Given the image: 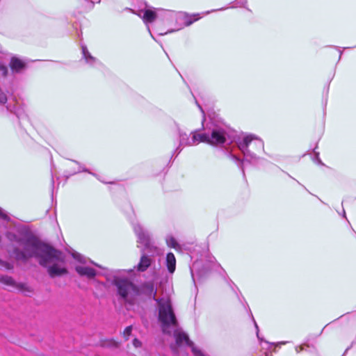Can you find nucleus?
<instances>
[{
    "label": "nucleus",
    "mask_w": 356,
    "mask_h": 356,
    "mask_svg": "<svg viewBox=\"0 0 356 356\" xmlns=\"http://www.w3.org/2000/svg\"><path fill=\"white\" fill-rule=\"evenodd\" d=\"M0 71L2 72V75L3 76H6L7 74H8V69L7 67L2 65L1 63H0Z\"/></svg>",
    "instance_id": "412c9836"
},
{
    "label": "nucleus",
    "mask_w": 356,
    "mask_h": 356,
    "mask_svg": "<svg viewBox=\"0 0 356 356\" xmlns=\"http://www.w3.org/2000/svg\"><path fill=\"white\" fill-rule=\"evenodd\" d=\"M252 140L253 137L252 136H248L244 138L243 141L240 143L238 145L240 149L244 153L246 152H249L248 146Z\"/></svg>",
    "instance_id": "4468645a"
},
{
    "label": "nucleus",
    "mask_w": 356,
    "mask_h": 356,
    "mask_svg": "<svg viewBox=\"0 0 356 356\" xmlns=\"http://www.w3.org/2000/svg\"><path fill=\"white\" fill-rule=\"evenodd\" d=\"M0 265H1L2 266H3L5 268H6L8 270L13 269V264H10L8 262H6V261H3L1 259H0Z\"/></svg>",
    "instance_id": "6ab92c4d"
},
{
    "label": "nucleus",
    "mask_w": 356,
    "mask_h": 356,
    "mask_svg": "<svg viewBox=\"0 0 356 356\" xmlns=\"http://www.w3.org/2000/svg\"><path fill=\"white\" fill-rule=\"evenodd\" d=\"M140 293L152 298L156 301L157 300L156 299V291L154 289V284L151 282H146L143 284L141 286V289L140 290Z\"/></svg>",
    "instance_id": "6e6552de"
},
{
    "label": "nucleus",
    "mask_w": 356,
    "mask_h": 356,
    "mask_svg": "<svg viewBox=\"0 0 356 356\" xmlns=\"http://www.w3.org/2000/svg\"><path fill=\"white\" fill-rule=\"evenodd\" d=\"M6 237L10 242L18 244L13 249L16 260L26 263L31 258H36L41 266L47 268V272L51 277L67 273L65 267V255L61 251L42 243L30 234H17L8 232Z\"/></svg>",
    "instance_id": "f257e3e1"
},
{
    "label": "nucleus",
    "mask_w": 356,
    "mask_h": 356,
    "mask_svg": "<svg viewBox=\"0 0 356 356\" xmlns=\"http://www.w3.org/2000/svg\"><path fill=\"white\" fill-rule=\"evenodd\" d=\"M133 345L138 348V347H140L141 346V342L137 339H134V341H133Z\"/></svg>",
    "instance_id": "5701e85b"
},
{
    "label": "nucleus",
    "mask_w": 356,
    "mask_h": 356,
    "mask_svg": "<svg viewBox=\"0 0 356 356\" xmlns=\"http://www.w3.org/2000/svg\"><path fill=\"white\" fill-rule=\"evenodd\" d=\"M82 51H83V56L86 58V59H88L89 58L91 60H94L93 57H92L90 56V54L88 51L87 48L86 47H82Z\"/></svg>",
    "instance_id": "aec40b11"
},
{
    "label": "nucleus",
    "mask_w": 356,
    "mask_h": 356,
    "mask_svg": "<svg viewBox=\"0 0 356 356\" xmlns=\"http://www.w3.org/2000/svg\"><path fill=\"white\" fill-rule=\"evenodd\" d=\"M10 66L13 70L19 72L20 70L24 67V63L19 59L13 57L11 58Z\"/></svg>",
    "instance_id": "ddd939ff"
},
{
    "label": "nucleus",
    "mask_w": 356,
    "mask_h": 356,
    "mask_svg": "<svg viewBox=\"0 0 356 356\" xmlns=\"http://www.w3.org/2000/svg\"><path fill=\"white\" fill-rule=\"evenodd\" d=\"M159 307V320L161 323L162 332L171 335L172 329L179 325L169 299L156 300Z\"/></svg>",
    "instance_id": "f03ea898"
},
{
    "label": "nucleus",
    "mask_w": 356,
    "mask_h": 356,
    "mask_svg": "<svg viewBox=\"0 0 356 356\" xmlns=\"http://www.w3.org/2000/svg\"><path fill=\"white\" fill-rule=\"evenodd\" d=\"M7 102V97L0 88V103L5 104Z\"/></svg>",
    "instance_id": "a211bd4d"
},
{
    "label": "nucleus",
    "mask_w": 356,
    "mask_h": 356,
    "mask_svg": "<svg viewBox=\"0 0 356 356\" xmlns=\"http://www.w3.org/2000/svg\"><path fill=\"white\" fill-rule=\"evenodd\" d=\"M166 242L168 246L176 248L178 246V243H177L175 238L172 236H169L166 238Z\"/></svg>",
    "instance_id": "dca6fc26"
},
{
    "label": "nucleus",
    "mask_w": 356,
    "mask_h": 356,
    "mask_svg": "<svg viewBox=\"0 0 356 356\" xmlns=\"http://www.w3.org/2000/svg\"><path fill=\"white\" fill-rule=\"evenodd\" d=\"M0 282L17 289H19L22 291H26L29 293H31L33 290L25 284L22 283H17L13 277L8 275H0Z\"/></svg>",
    "instance_id": "39448f33"
},
{
    "label": "nucleus",
    "mask_w": 356,
    "mask_h": 356,
    "mask_svg": "<svg viewBox=\"0 0 356 356\" xmlns=\"http://www.w3.org/2000/svg\"><path fill=\"white\" fill-rule=\"evenodd\" d=\"M131 331H132L131 325L128 326L124 329V330L123 332V335L126 338L127 340L128 339L129 336L131 335Z\"/></svg>",
    "instance_id": "f3484780"
},
{
    "label": "nucleus",
    "mask_w": 356,
    "mask_h": 356,
    "mask_svg": "<svg viewBox=\"0 0 356 356\" xmlns=\"http://www.w3.org/2000/svg\"><path fill=\"white\" fill-rule=\"evenodd\" d=\"M0 218L5 220H9L10 218L9 217L7 216L6 213H5L3 212V211L0 208Z\"/></svg>",
    "instance_id": "4be33fe9"
},
{
    "label": "nucleus",
    "mask_w": 356,
    "mask_h": 356,
    "mask_svg": "<svg viewBox=\"0 0 356 356\" xmlns=\"http://www.w3.org/2000/svg\"><path fill=\"white\" fill-rule=\"evenodd\" d=\"M210 136L206 134H195L193 136V143L195 142H206L209 143Z\"/></svg>",
    "instance_id": "2eb2a0df"
},
{
    "label": "nucleus",
    "mask_w": 356,
    "mask_h": 356,
    "mask_svg": "<svg viewBox=\"0 0 356 356\" xmlns=\"http://www.w3.org/2000/svg\"><path fill=\"white\" fill-rule=\"evenodd\" d=\"M150 264L151 259L148 257L143 255L141 257L140 263L137 266V269L139 271L143 272L147 270V268L150 266Z\"/></svg>",
    "instance_id": "9d476101"
},
{
    "label": "nucleus",
    "mask_w": 356,
    "mask_h": 356,
    "mask_svg": "<svg viewBox=\"0 0 356 356\" xmlns=\"http://www.w3.org/2000/svg\"><path fill=\"white\" fill-rule=\"evenodd\" d=\"M113 283L116 286L120 298L125 302L134 305L140 295V289L127 279L115 278Z\"/></svg>",
    "instance_id": "7ed1b4c3"
},
{
    "label": "nucleus",
    "mask_w": 356,
    "mask_h": 356,
    "mask_svg": "<svg viewBox=\"0 0 356 356\" xmlns=\"http://www.w3.org/2000/svg\"><path fill=\"white\" fill-rule=\"evenodd\" d=\"M192 23H193V21L189 20V21H186L185 24H186V26H189V25H191Z\"/></svg>",
    "instance_id": "393cba45"
},
{
    "label": "nucleus",
    "mask_w": 356,
    "mask_h": 356,
    "mask_svg": "<svg viewBox=\"0 0 356 356\" xmlns=\"http://www.w3.org/2000/svg\"><path fill=\"white\" fill-rule=\"evenodd\" d=\"M76 271L82 276H86L88 278H92L96 275V271L95 269L90 268V267H86V266H76Z\"/></svg>",
    "instance_id": "1a4fd4ad"
},
{
    "label": "nucleus",
    "mask_w": 356,
    "mask_h": 356,
    "mask_svg": "<svg viewBox=\"0 0 356 356\" xmlns=\"http://www.w3.org/2000/svg\"><path fill=\"white\" fill-rule=\"evenodd\" d=\"M139 238H140V240L145 243H147V241H148V238H146L145 236H143V238H142V236L140 235H139Z\"/></svg>",
    "instance_id": "b1692460"
},
{
    "label": "nucleus",
    "mask_w": 356,
    "mask_h": 356,
    "mask_svg": "<svg viewBox=\"0 0 356 356\" xmlns=\"http://www.w3.org/2000/svg\"><path fill=\"white\" fill-rule=\"evenodd\" d=\"M225 142V132L222 130H213L209 138V144L218 145Z\"/></svg>",
    "instance_id": "0eeeda50"
},
{
    "label": "nucleus",
    "mask_w": 356,
    "mask_h": 356,
    "mask_svg": "<svg viewBox=\"0 0 356 356\" xmlns=\"http://www.w3.org/2000/svg\"><path fill=\"white\" fill-rule=\"evenodd\" d=\"M166 262L169 272L171 273H173L175 270L176 260L172 253L170 252L167 254Z\"/></svg>",
    "instance_id": "f8f14e48"
},
{
    "label": "nucleus",
    "mask_w": 356,
    "mask_h": 356,
    "mask_svg": "<svg viewBox=\"0 0 356 356\" xmlns=\"http://www.w3.org/2000/svg\"><path fill=\"white\" fill-rule=\"evenodd\" d=\"M73 257L75 258V259H79V255H78L77 254H73Z\"/></svg>",
    "instance_id": "a878e982"
},
{
    "label": "nucleus",
    "mask_w": 356,
    "mask_h": 356,
    "mask_svg": "<svg viewBox=\"0 0 356 356\" xmlns=\"http://www.w3.org/2000/svg\"><path fill=\"white\" fill-rule=\"evenodd\" d=\"M138 15L142 17L145 23H152L157 18L156 12L150 8L141 10Z\"/></svg>",
    "instance_id": "423d86ee"
},
{
    "label": "nucleus",
    "mask_w": 356,
    "mask_h": 356,
    "mask_svg": "<svg viewBox=\"0 0 356 356\" xmlns=\"http://www.w3.org/2000/svg\"><path fill=\"white\" fill-rule=\"evenodd\" d=\"M120 343L113 339H104L100 341V346L103 348H118Z\"/></svg>",
    "instance_id": "9b49d317"
},
{
    "label": "nucleus",
    "mask_w": 356,
    "mask_h": 356,
    "mask_svg": "<svg viewBox=\"0 0 356 356\" xmlns=\"http://www.w3.org/2000/svg\"><path fill=\"white\" fill-rule=\"evenodd\" d=\"M172 333H173L176 342L175 345L171 346L173 350L177 349V346L186 345L191 348L192 352L195 356H204L200 350L195 347L193 341L189 339L188 334L183 332L179 325L172 329Z\"/></svg>",
    "instance_id": "20e7f679"
}]
</instances>
